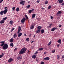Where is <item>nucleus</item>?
<instances>
[{"mask_svg": "<svg viewBox=\"0 0 64 64\" xmlns=\"http://www.w3.org/2000/svg\"><path fill=\"white\" fill-rule=\"evenodd\" d=\"M26 51V49L25 48H22L21 50L20 51L19 53V54H20L21 55L25 53Z\"/></svg>", "mask_w": 64, "mask_h": 64, "instance_id": "nucleus-1", "label": "nucleus"}, {"mask_svg": "<svg viewBox=\"0 0 64 64\" xmlns=\"http://www.w3.org/2000/svg\"><path fill=\"white\" fill-rule=\"evenodd\" d=\"M7 11H8V10H7V9H6L4 11L2 10L0 12V14L1 15H3V13L4 14H6Z\"/></svg>", "mask_w": 64, "mask_h": 64, "instance_id": "nucleus-2", "label": "nucleus"}, {"mask_svg": "<svg viewBox=\"0 0 64 64\" xmlns=\"http://www.w3.org/2000/svg\"><path fill=\"white\" fill-rule=\"evenodd\" d=\"M8 48V45L6 44H5L2 47V48L4 50H6Z\"/></svg>", "mask_w": 64, "mask_h": 64, "instance_id": "nucleus-3", "label": "nucleus"}, {"mask_svg": "<svg viewBox=\"0 0 64 64\" xmlns=\"http://www.w3.org/2000/svg\"><path fill=\"white\" fill-rule=\"evenodd\" d=\"M42 28V27L40 26H38V30L36 32V33H38L40 32L41 31V29Z\"/></svg>", "mask_w": 64, "mask_h": 64, "instance_id": "nucleus-4", "label": "nucleus"}, {"mask_svg": "<svg viewBox=\"0 0 64 64\" xmlns=\"http://www.w3.org/2000/svg\"><path fill=\"white\" fill-rule=\"evenodd\" d=\"M26 2L25 0H23L22 1L20 2V4H21L22 6H23L25 4V3Z\"/></svg>", "mask_w": 64, "mask_h": 64, "instance_id": "nucleus-5", "label": "nucleus"}, {"mask_svg": "<svg viewBox=\"0 0 64 64\" xmlns=\"http://www.w3.org/2000/svg\"><path fill=\"white\" fill-rule=\"evenodd\" d=\"M26 20V18H23L21 20V23H24L25 21Z\"/></svg>", "mask_w": 64, "mask_h": 64, "instance_id": "nucleus-6", "label": "nucleus"}, {"mask_svg": "<svg viewBox=\"0 0 64 64\" xmlns=\"http://www.w3.org/2000/svg\"><path fill=\"white\" fill-rule=\"evenodd\" d=\"M0 43H2L1 44V47H3V46H4V45H5V44H4L5 43V41L1 42H0Z\"/></svg>", "mask_w": 64, "mask_h": 64, "instance_id": "nucleus-7", "label": "nucleus"}, {"mask_svg": "<svg viewBox=\"0 0 64 64\" xmlns=\"http://www.w3.org/2000/svg\"><path fill=\"white\" fill-rule=\"evenodd\" d=\"M21 30V27H20V26H19L18 29V30L17 33H20L21 31H20Z\"/></svg>", "mask_w": 64, "mask_h": 64, "instance_id": "nucleus-8", "label": "nucleus"}, {"mask_svg": "<svg viewBox=\"0 0 64 64\" xmlns=\"http://www.w3.org/2000/svg\"><path fill=\"white\" fill-rule=\"evenodd\" d=\"M13 60V58H10L8 60V62L9 63H10L11 62H12V61Z\"/></svg>", "mask_w": 64, "mask_h": 64, "instance_id": "nucleus-9", "label": "nucleus"}, {"mask_svg": "<svg viewBox=\"0 0 64 64\" xmlns=\"http://www.w3.org/2000/svg\"><path fill=\"white\" fill-rule=\"evenodd\" d=\"M43 59V60H49V59H50V58H49L48 57H47L45 58H44Z\"/></svg>", "mask_w": 64, "mask_h": 64, "instance_id": "nucleus-10", "label": "nucleus"}, {"mask_svg": "<svg viewBox=\"0 0 64 64\" xmlns=\"http://www.w3.org/2000/svg\"><path fill=\"white\" fill-rule=\"evenodd\" d=\"M62 13V12L61 11H58L56 14V15L58 16L59 15V14H60Z\"/></svg>", "mask_w": 64, "mask_h": 64, "instance_id": "nucleus-11", "label": "nucleus"}, {"mask_svg": "<svg viewBox=\"0 0 64 64\" xmlns=\"http://www.w3.org/2000/svg\"><path fill=\"white\" fill-rule=\"evenodd\" d=\"M57 28H54L51 30V31H54Z\"/></svg>", "mask_w": 64, "mask_h": 64, "instance_id": "nucleus-12", "label": "nucleus"}, {"mask_svg": "<svg viewBox=\"0 0 64 64\" xmlns=\"http://www.w3.org/2000/svg\"><path fill=\"white\" fill-rule=\"evenodd\" d=\"M22 33L20 32V33H19L18 34V37H20V36H22Z\"/></svg>", "mask_w": 64, "mask_h": 64, "instance_id": "nucleus-13", "label": "nucleus"}, {"mask_svg": "<svg viewBox=\"0 0 64 64\" xmlns=\"http://www.w3.org/2000/svg\"><path fill=\"white\" fill-rule=\"evenodd\" d=\"M36 16V14H33L32 15V18H34Z\"/></svg>", "mask_w": 64, "mask_h": 64, "instance_id": "nucleus-14", "label": "nucleus"}, {"mask_svg": "<svg viewBox=\"0 0 64 64\" xmlns=\"http://www.w3.org/2000/svg\"><path fill=\"white\" fill-rule=\"evenodd\" d=\"M14 40L13 39V38H12L10 40V43H12V42H13Z\"/></svg>", "mask_w": 64, "mask_h": 64, "instance_id": "nucleus-15", "label": "nucleus"}, {"mask_svg": "<svg viewBox=\"0 0 64 64\" xmlns=\"http://www.w3.org/2000/svg\"><path fill=\"white\" fill-rule=\"evenodd\" d=\"M17 58L18 60H19L20 59H22V57L21 56H18L17 57Z\"/></svg>", "mask_w": 64, "mask_h": 64, "instance_id": "nucleus-16", "label": "nucleus"}, {"mask_svg": "<svg viewBox=\"0 0 64 64\" xmlns=\"http://www.w3.org/2000/svg\"><path fill=\"white\" fill-rule=\"evenodd\" d=\"M36 55H33L32 56V58H33L34 59H36Z\"/></svg>", "mask_w": 64, "mask_h": 64, "instance_id": "nucleus-17", "label": "nucleus"}, {"mask_svg": "<svg viewBox=\"0 0 64 64\" xmlns=\"http://www.w3.org/2000/svg\"><path fill=\"white\" fill-rule=\"evenodd\" d=\"M34 25H32V24L31 25L30 28L31 29H32L34 28Z\"/></svg>", "mask_w": 64, "mask_h": 64, "instance_id": "nucleus-18", "label": "nucleus"}, {"mask_svg": "<svg viewBox=\"0 0 64 64\" xmlns=\"http://www.w3.org/2000/svg\"><path fill=\"white\" fill-rule=\"evenodd\" d=\"M4 21L3 20H1L0 22V24H3L4 23Z\"/></svg>", "mask_w": 64, "mask_h": 64, "instance_id": "nucleus-19", "label": "nucleus"}, {"mask_svg": "<svg viewBox=\"0 0 64 64\" xmlns=\"http://www.w3.org/2000/svg\"><path fill=\"white\" fill-rule=\"evenodd\" d=\"M58 42L60 44H61V39L59 40L58 41Z\"/></svg>", "mask_w": 64, "mask_h": 64, "instance_id": "nucleus-20", "label": "nucleus"}, {"mask_svg": "<svg viewBox=\"0 0 64 64\" xmlns=\"http://www.w3.org/2000/svg\"><path fill=\"white\" fill-rule=\"evenodd\" d=\"M63 2V0H60L59 2V3L61 4Z\"/></svg>", "mask_w": 64, "mask_h": 64, "instance_id": "nucleus-21", "label": "nucleus"}, {"mask_svg": "<svg viewBox=\"0 0 64 64\" xmlns=\"http://www.w3.org/2000/svg\"><path fill=\"white\" fill-rule=\"evenodd\" d=\"M17 34H15L14 35L13 37L14 38H16V37H17Z\"/></svg>", "mask_w": 64, "mask_h": 64, "instance_id": "nucleus-22", "label": "nucleus"}, {"mask_svg": "<svg viewBox=\"0 0 64 64\" xmlns=\"http://www.w3.org/2000/svg\"><path fill=\"white\" fill-rule=\"evenodd\" d=\"M7 17H6L4 18H2V20H3L4 21L5 20H6L7 19Z\"/></svg>", "mask_w": 64, "mask_h": 64, "instance_id": "nucleus-23", "label": "nucleus"}, {"mask_svg": "<svg viewBox=\"0 0 64 64\" xmlns=\"http://www.w3.org/2000/svg\"><path fill=\"white\" fill-rule=\"evenodd\" d=\"M30 6V5H28L27 6H26V9H28V8H29Z\"/></svg>", "mask_w": 64, "mask_h": 64, "instance_id": "nucleus-24", "label": "nucleus"}, {"mask_svg": "<svg viewBox=\"0 0 64 64\" xmlns=\"http://www.w3.org/2000/svg\"><path fill=\"white\" fill-rule=\"evenodd\" d=\"M20 10V9H19V8H17L16 9V11H17V12H18V11H19Z\"/></svg>", "mask_w": 64, "mask_h": 64, "instance_id": "nucleus-25", "label": "nucleus"}, {"mask_svg": "<svg viewBox=\"0 0 64 64\" xmlns=\"http://www.w3.org/2000/svg\"><path fill=\"white\" fill-rule=\"evenodd\" d=\"M12 23H13V21L12 20H11L10 22V25H12Z\"/></svg>", "mask_w": 64, "mask_h": 64, "instance_id": "nucleus-26", "label": "nucleus"}, {"mask_svg": "<svg viewBox=\"0 0 64 64\" xmlns=\"http://www.w3.org/2000/svg\"><path fill=\"white\" fill-rule=\"evenodd\" d=\"M57 59L58 60H59L60 59V56L59 55H58L57 56Z\"/></svg>", "mask_w": 64, "mask_h": 64, "instance_id": "nucleus-27", "label": "nucleus"}, {"mask_svg": "<svg viewBox=\"0 0 64 64\" xmlns=\"http://www.w3.org/2000/svg\"><path fill=\"white\" fill-rule=\"evenodd\" d=\"M10 46L12 47H14V45H13V43H11L10 44Z\"/></svg>", "mask_w": 64, "mask_h": 64, "instance_id": "nucleus-28", "label": "nucleus"}, {"mask_svg": "<svg viewBox=\"0 0 64 64\" xmlns=\"http://www.w3.org/2000/svg\"><path fill=\"white\" fill-rule=\"evenodd\" d=\"M41 32L42 34L43 33H44V30H41Z\"/></svg>", "mask_w": 64, "mask_h": 64, "instance_id": "nucleus-29", "label": "nucleus"}, {"mask_svg": "<svg viewBox=\"0 0 64 64\" xmlns=\"http://www.w3.org/2000/svg\"><path fill=\"white\" fill-rule=\"evenodd\" d=\"M43 50V48H40L38 49L39 51H42Z\"/></svg>", "mask_w": 64, "mask_h": 64, "instance_id": "nucleus-30", "label": "nucleus"}, {"mask_svg": "<svg viewBox=\"0 0 64 64\" xmlns=\"http://www.w3.org/2000/svg\"><path fill=\"white\" fill-rule=\"evenodd\" d=\"M52 25V24H51L48 26L49 28H51V25Z\"/></svg>", "mask_w": 64, "mask_h": 64, "instance_id": "nucleus-31", "label": "nucleus"}, {"mask_svg": "<svg viewBox=\"0 0 64 64\" xmlns=\"http://www.w3.org/2000/svg\"><path fill=\"white\" fill-rule=\"evenodd\" d=\"M26 41H28V42L29 41V38H27L26 39Z\"/></svg>", "mask_w": 64, "mask_h": 64, "instance_id": "nucleus-32", "label": "nucleus"}, {"mask_svg": "<svg viewBox=\"0 0 64 64\" xmlns=\"http://www.w3.org/2000/svg\"><path fill=\"white\" fill-rule=\"evenodd\" d=\"M51 8V5H50L48 6V9H50Z\"/></svg>", "mask_w": 64, "mask_h": 64, "instance_id": "nucleus-33", "label": "nucleus"}, {"mask_svg": "<svg viewBox=\"0 0 64 64\" xmlns=\"http://www.w3.org/2000/svg\"><path fill=\"white\" fill-rule=\"evenodd\" d=\"M32 10H29L28 11L29 13H31V12H32Z\"/></svg>", "mask_w": 64, "mask_h": 64, "instance_id": "nucleus-34", "label": "nucleus"}, {"mask_svg": "<svg viewBox=\"0 0 64 64\" xmlns=\"http://www.w3.org/2000/svg\"><path fill=\"white\" fill-rule=\"evenodd\" d=\"M55 50H52L51 52L52 53H54L55 52Z\"/></svg>", "mask_w": 64, "mask_h": 64, "instance_id": "nucleus-35", "label": "nucleus"}, {"mask_svg": "<svg viewBox=\"0 0 64 64\" xmlns=\"http://www.w3.org/2000/svg\"><path fill=\"white\" fill-rule=\"evenodd\" d=\"M48 1H46L45 2V4H48Z\"/></svg>", "mask_w": 64, "mask_h": 64, "instance_id": "nucleus-36", "label": "nucleus"}, {"mask_svg": "<svg viewBox=\"0 0 64 64\" xmlns=\"http://www.w3.org/2000/svg\"><path fill=\"white\" fill-rule=\"evenodd\" d=\"M4 55V54H3V53H2V54L1 55V56H2V57H3V56Z\"/></svg>", "mask_w": 64, "mask_h": 64, "instance_id": "nucleus-37", "label": "nucleus"}, {"mask_svg": "<svg viewBox=\"0 0 64 64\" xmlns=\"http://www.w3.org/2000/svg\"><path fill=\"white\" fill-rule=\"evenodd\" d=\"M51 42H50L48 44V46H49V45H51Z\"/></svg>", "mask_w": 64, "mask_h": 64, "instance_id": "nucleus-38", "label": "nucleus"}, {"mask_svg": "<svg viewBox=\"0 0 64 64\" xmlns=\"http://www.w3.org/2000/svg\"><path fill=\"white\" fill-rule=\"evenodd\" d=\"M38 52H36L35 53H34V54H38Z\"/></svg>", "mask_w": 64, "mask_h": 64, "instance_id": "nucleus-39", "label": "nucleus"}, {"mask_svg": "<svg viewBox=\"0 0 64 64\" xmlns=\"http://www.w3.org/2000/svg\"><path fill=\"white\" fill-rule=\"evenodd\" d=\"M25 16L26 17V19H28V17L27 16H26V14L25 15Z\"/></svg>", "mask_w": 64, "mask_h": 64, "instance_id": "nucleus-40", "label": "nucleus"}, {"mask_svg": "<svg viewBox=\"0 0 64 64\" xmlns=\"http://www.w3.org/2000/svg\"><path fill=\"white\" fill-rule=\"evenodd\" d=\"M12 9L13 11H14V10H15V7H14L12 8Z\"/></svg>", "mask_w": 64, "mask_h": 64, "instance_id": "nucleus-41", "label": "nucleus"}, {"mask_svg": "<svg viewBox=\"0 0 64 64\" xmlns=\"http://www.w3.org/2000/svg\"><path fill=\"white\" fill-rule=\"evenodd\" d=\"M3 1V0H0V3H1Z\"/></svg>", "mask_w": 64, "mask_h": 64, "instance_id": "nucleus-42", "label": "nucleus"}, {"mask_svg": "<svg viewBox=\"0 0 64 64\" xmlns=\"http://www.w3.org/2000/svg\"><path fill=\"white\" fill-rule=\"evenodd\" d=\"M41 64H44V62H41Z\"/></svg>", "mask_w": 64, "mask_h": 64, "instance_id": "nucleus-43", "label": "nucleus"}, {"mask_svg": "<svg viewBox=\"0 0 64 64\" xmlns=\"http://www.w3.org/2000/svg\"><path fill=\"white\" fill-rule=\"evenodd\" d=\"M62 26V25H60L59 26V27H60H60H61Z\"/></svg>", "mask_w": 64, "mask_h": 64, "instance_id": "nucleus-44", "label": "nucleus"}, {"mask_svg": "<svg viewBox=\"0 0 64 64\" xmlns=\"http://www.w3.org/2000/svg\"><path fill=\"white\" fill-rule=\"evenodd\" d=\"M64 58V56H62V59H63V58Z\"/></svg>", "mask_w": 64, "mask_h": 64, "instance_id": "nucleus-45", "label": "nucleus"}, {"mask_svg": "<svg viewBox=\"0 0 64 64\" xmlns=\"http://www.w3.org/2000/svg\"><path fill=\"white\" fill-rule=\"evenodd\" d=\"M17 49V48H16L15 49H14V51H15V50H16Z\"/></svg>", "mask_w": 64, "mask_h": 64, "instance_id": "nucleus-46", "label": "nucleus"}, {"mask_svg": "<svg viewBox=\"0 0 64 64\" xmlns=\"http://www.w3.org/2000/svg\"><path fill=\"white\" fill-rule=\"evenodd\" d=\"M57 47H59V46H60V44H58L57 45Z\"/></svg>", "mask_w": 64, "mask_h": 64, "instance_id": "nucleus-47", "label": "nucleus"}, {"mask_svg": "<svg viewBox=\"0 0 64 64\" xmlns=\"http://www.w3.org/2000/svg\"><path fill=\"white\" fill-rule=\"evenodd\" d=\"M40 2V0H38L37 1V2L38 3H39Z\"/></svg>", "mask_w": 64, "mask_h": 64, "instance_id": "nucleus-48", "label": "nucleus"}, {"mask_svg": "<svg viewBox=\"0 0 64 64\" xmlns=\"http://www.w3.org/2000/svg\"><path fill=\"white\" fill-rule=\"evenodd\" d=\"M50 18H51V19H53V16H51Z\"/></svg>", "mask_w": 64, "mask_h": 64, "instance_id": "nucleus-49", "label": "nucleus"}, {"mask_svg": "<svg viewBox=\"0 0 64 64\" xmlns=\"http://www.w3.org/2000/svg\"><path fill=\"white\" fill-rule=\"evenodd\" d=\"M24 35L25 36H26V34L25 33H24Z\"/></svg>", "mask_w": 64, "mask_h": 64, "instance_id": "nucleus-50", "label": "nucleus"}, {"mask_svg": "<svg viewBox=\"0 0 64 64\" xmlns=\"http://www.w3.org/2000/svg\"><path fill=\"white\" fill-rule=\"evenodd\" d=\"M33 42H34L33 41H32L31 42V43H33Z\"/></svg>", "mask_w": 64, "mask_h": 64, "instance_id": "nucleus-51", "label": "nucleus"}, {"mask_svg": "<svg viewBox=\"0 0 64 64\" xmlns=\"http://www.w3.org/2000/svg\"><path fill=\"white\" fill-rule=\"evenodd\" d=\"M12 29L13 30H14V29H15V28H12Z\"/></svg>", "mask_w": 64, "mask_h": 64, "instance_id": "nucleus-52", "label": "nucleus"}, {"mask_svg": "<svg viewBox=\"0 0 64 64\" xmlns=\"http://www.w3.org/2000/svg\"><path fill=\"white\" fill-rule=\"evenodd\" d=\"M42 10H44V8H42Z\"/></svg>", "mask_w": 64, "mask_h": 64, "instance_id": "nucleus-53", "label": "nucleus"}, {"mask_svg": "<svg viewBox=\"0 0 64 64\" xmlns=\"http://www.w3.org/2000/svg\"><path fill=\"white\" fill-rule=\"evenodd\" d=\"M2 57L1 56V55H0V58H2Z\"/></svg>", "mask_w": 64, "mask_h": 64, "instance_id": "nucleus-54", "label": "nucleus"}, {"mask_svg": "<svg viewBox=\"0 0 64 64\" xmlns=\"http://www.w3.org/2000/svg\"><path fill=\"white\" fill-rule=\"evenodd\" d=\"M35 36H35V35H34V36L33 37L34 38H35Z\"/></svg>", "mask_w": 64, "mask_h": 64, "instance_id": "nucleus-55", "label": "nucleus"}, {"mask_svg": "<svg viewBox=\"0 0 64 64\" xmlns=\"http://www.w3.org/2000/svg\"><path fill=\"white\" fill-rule=\"evenodd\" d=\"M6 8H7V7H5L4 8V9H6Z\"/></svg>", "mask_w": 64, "mask_h": 64, "instance_id": "nucleus-56", "label": "nucleus"}, {"mask_svg": "<svg viewBox=\"0 0 64 64\" xmlns=\"http://www.w3.org/2000/svg\"><path fill=\"white\" fill-rule=\"evenodd\" d=\"M46 52H44V55H46Z\"/></svg>", "mask_w": 64, "mask_h": 64, "instance_id": "nucleus-57", "label": "nucleus"}, {"mask_svg": "<svg viewBox=\"0 0 64 64\" xmlns=\"http://www.w3.org/2000/svg\"><path fill=\"white\" fill-rule=\"evenodd\" d=\"M34 10V9H32V12H33V10Z\"/></svg>", "mask_w": 64, "mask_h": 64, "instance_id": "nucleus-58", "label": "nucleus"}, {"mask_svg": "<svg viewBox=\"0 0 64 64\" xmlns=\"http://www.w3.org/2000/svg\"><path fill=\"white\" fill-rule=\"evenodd\" d=\"M36 61H37V62H38V60H37V59H36Z\"/></svg>", "mask_w": 64, "mask_h": 64, "instance_id": "nucleus-59", "label": "nucleus"}, {"mask_svg": "<svg viewBox=\"0 0 64 64\" xmlns=\"http://www.w3.org/2000/svg\"><path fill=\"white\" fill-rule=\"evenodd\" d=\"M28 4H29V3H30V1L28 2Z\"/></svg>", "mask_w": 64, "mask_h": 64, "instance_id": "nucleus-60", "label": "nucleus"}, {"mask_svg": "<svg viewBox=\"0 0 64 64\" xmlns=\"http://www.w3.org/2000/svg\"><path fill=\"white\" fill-rule=\"evenodd\" d=\"M13 31V30H12V29L11 30V32H12V31Z\"/></svg>", "mask_w": 64, "mask_h": 64, "instance_id": "nucleus-61", "label": "nucleus"}, {"mask_svg": "<svg viewBox=\"0 0 64 64\" xmlns=\"http://www.w3.org/2000/svg\"><path fill=\"white\" fill-rule=\"evenodd\" d=\"M60 1V0H58L57 1V2H59H59Z\"/></svg>", "mask_w": 64, "mask_h": 64, "instance_id": "nucleus-62", "label": "nucleus"}, {"mask_svg": "<svg viewBox=\"0 0 64 64\" xmlns=\"http://www.w3.org/2000/svg\"><path fill=\"white\" fill-rule=\"evenodd\" d=\"M30 52V51H28V53H29V52Z\"/></svg>", "mask_w": 64, "mask_h": 64, "instance_id": "nucleus-63", "label": "nucleus"}, {"mask_svg": "<svg viewBox=\"0 0 64 64\" xmlns=\"http://www.w3.org/2000/svg\"><path fill=\"white\" fill-rule=\"evenodd\" d=\"M50 49H51V48H50Z\"/></svg>", "mask_w": 64, "mask_h": 64, "instance_id": "nucleus-64", "label": "nucleus"}]
</instances>
